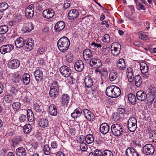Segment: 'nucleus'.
<instances>
[{"label": "nucleus", "instance_id": "1", "mask_svg": "<svg viewBox=\"0 0 156 156\" xmlns=\"http://www.w3.org/2000/svg\"><path fill=\"white\" fill-rule=\"evenodd\" d=\"M57 46L59 50L64 52L69 48L70 42L69 40L66 37H63L60 38L57 42Z\"/></svg>", "mask_w": 156, "mask_h": 156}, {"label": "nucleus", "instance_id": "2", "mask_svg": "<svg viewBox=\"0 0 156 156\" xmlns=\"http://www.w3.org/2000/svg\"><path fill=\"white\" fill-rule=\"evenodd\" d=\"M121 91L120 89L115 86H109L106 88L105 91L106 94L109 97L116 98L121 94Z\"/></svg>", "mask_w": 156, "mask_h": 156}, {"label": "nucleus", "instance_id": "3", "mask_svg": "<svg viewBox=\"0 0 156 156\" xmlns=\"http://www.w3.org/2000/svg\"><path fill=\"white\" fill-rule=\"evenodd\" d=\"M49 86L50 87L49 92L50 97L53 99L58 97L59 90V86L58 82L55 81L53 82L49 85Z\"/></svg>", "mask_w": 156, "mask_h": 156}, {"label": "nucleus", "instance_id": "4", "mask_svg": "<svg viewBox=\"0 0 156 156\" xmlns=\"http://www.w3.org/2000/svg\"><path fill=\"white\" fill-rule=\"evenodd\" d=\"M111 129L112 133L115 136H119L123 133L122 128L120 124H113L111 126Z\"/></svg>", "mask_w": 156, "mask_h": 156}, {"label": "nucleus", "instance_id": "5", "mask_svg": "<svg viewBox=\"0 0 156 156\" xmlns=\"http://www.w3.org/2000/svg\"><path fill=\"white\" fill-rule=\"evenodd\" d=\"M137 120L134 117H131L127 122V128L132 132L135 131L137 128Z\"/></svg>", "mask_w": 156, "mask_h": 156}, {"label": "nucleus", "instance_id": "6", "mask_svg": "<svg viewBox=\"0 0 156 156\" xmlns=\"http://www.w3.org/2000/svg\"><path fill=\"white\" fill-rule=\"evenodd\" d=\"M121 48V45L119 43L117 42H113L111 45L112 53L113 55L117 56L120 53Z\"/></svg>", "mask_w": 156, "mask_h": 156}, {"label": "nucleus", "instance_id": "7", "mask_svg": "<svg viewBox=\"0 0 156 156\" xmlns=\"http://www.w3.org/2000/svg\"><path fill=\"white\" fill-rule=\"evenodd\" d=\"M144 153L146 155H151L154 153V146L151 144L145 145L143 149Z\"/></svg>", "mask_w": 156, "mask_h": 156}, {"label": "nucleus", "instance_id": "8", "mask_svg": "<svg viewBox=\"0 0 156 156\" xmlns=\"http://www.w3.org/2000/svg\"><path fill=\"white\" fill-rule=\"evenodd\" d=\"M59 71L61 74L66 77H69L71 73L70 68L66 66H62L59 69Z\"/></svg>", "mask_w": 156, "mask_h": 156}, {"label": "nucleus", "instance_id": "9", "mask_svg": "<svg viewBox=\"0 0 156 156\" xmlns=\"http://www.w3.org/2000/svg\"><path fill=\"white\" fill-rule=\"evenodd\" d=\"M83 112L85 118L90 121H93L95 119V117L94 114L87 109H84Z\"/></svg>", "mask_w": 156, "mask_h": 156}, {"label": "nucleus", "instance_id": "10", "mask_svg": "<svg viewBox=\"0 0 156 156\" xmlns=\"http://www.w3.org/2000/svg\"><path fill=\"white\" fill-rule=\"evenodd\" d=\"M34 13V5L33 4L30 5L25 9V16L28 19H30L33 17Z\"/></svg>", "mask_w": 156, "mask_h": 156}, {"label": "nucleus", "instance_id": "11", "mask_svg": "<svg viewBox=\"0 0 156 156\" xmlns=\"http://www.w3.org/2000/svg\"><path fill=\"white\" fill-rule=\"evenodd\" d=\"M79 16L78 10L73 9L70 10L68 14V18L69 20H73L76 19Z\"/></svg>", "mask_w": 156, "mask_h": 156}, {"label": "nucleus", "instance_id": "12", "mask_svg": "<svg viewBox=\"0 0 156 156\" xmlns=\"http://www.w3.org/2000/svg\"><path fill=\"white\" fill-rule=\"evenodd\" d=\"M25 44L24 48L26 51H30L34 47V41L32 38H30L25 40Z\"/></svg>", "mask_w": 156, "mask_h": 156}, {"label": "nucleus", "instance_id": "13", "mask_svg": "<svg viewBox=\"0 0 156 156\" xmlns=\"http://www.w3.org/2000/svg\"><path fill=\"white\" fill-rule=\"evenodd\" d=\"M55 14L54 11L52 9L49 8L44 10L42 15L44 18L50 19L52 18Z\"/></svg>", "mask_w": 156, "mask_h": 156}, {"label": "nucleus", "instance_id": "14", "mask_svg": "<svg viewBox=\"0 0 156 156\" xmlns=\"http://www.w3.org/2000/svg\"><path fill=\"white\" fill-rule=\"evenodd\" d=\"M14 48V46L12 44H8L2 46L0 48V51L2 54H5L10 52Z\"/></svg>", "mask_w": 156, "mask_h": 156}, {"label": "nucleus", "instance_id": "15", "mask_svg": "<svg viewBox=\"0 0 156 156\" xmlns=\"http://www.w3.org/2000/svg\"><path fill=\"white\" fill-rule=\"evenodd\" d=\"M20 65V61L16 59L10 60L8 63V67L12 69H16L19 67Z\"/></svg>", "mask_w": 156, "mask_h": 156}, {"label": "nucleus", "instance_id": "16", "mask_svg": "<svg viewBox=\"0 0 156 156\" xmlns=\"http://www.w3.org/2000/svg\"><path fill=\"white\" fill-rule=\"evenodd\" d=\"M83 55L84 59L89 62L93 57L91 51L89 49H86L83 51Z\"/></svg>", "mask_w": 156, "mask_h": 156}, {"label": "nucleus", "instance_id": "17", "mask_svg": "<svg viewBox=\"0 0 156 156\" xmlns=\"http://www.w3.org/2000/svg\"><path fill=\"white\" fill-rule=\"evenodd\" d=\"M136 96L137 99L141 101L145 100L147 98L146 92L143 90L138 91L136 93Z\"/></svg>", "mask_w": 156, "mask_h": 156}, {"label": "nucleus", "instance_id": "18", "mask_svg": "<svg viewBox=\"0 0 156 156\" xmlns=\"http://www.w3.org/2000/svg\"><path fill=\"white\" fill-rule=\"evenodd\" d=\"M89 62L90 65L94 66L95 68H99L102 65L101 61L99 59L96 58H92Z\"/></svg>", "mask_w": 156, "mask_h": 156}, {"label": "nucleus", "instance_id": "19", "mask_svg": "<svg viewBox=\"0 0 156 156\" xmlns=\"http://www.w3.org/2000/svg\"><path fill=\"white\" fill-rule=\"evenodd\" d=\"M70 99V98L68 94H63L61 97L60 101L61 105L62 107L67 105Z\"/></svg>", "mask_w": 156, "mask_h": 156}, {"label": "nucleus", "instance_id": "20", "mask_svg": "<svg viewBox=\"0 0 156 156\" xmlns=\"http://www.w3.org/2000/svg\"><path fill=\"white\" fill-rule=\"evenodd\" d=\"M31 97V93L28 91H25L24 92L22 96V99L24 102H26L27 103H29Z\"/></svg>", "mask_w": 156, "mask_h": 156}, {"label": "nucleus", "instance_id": "21", "mask_svg": "<svg viewBox=\"0 0 156 156\" xmlns=\"http://www.w3.org/2000/svg\"><path fill=\"white\" fill-rule=\"evenodd\" d=\"M74 68L77 71H81L84 68V64L81 60H78L75 62Z\"/></svg>", "mask_w": 156, "mask_h": 156}, {"label": "nucleus", "instance_id": "22", "mask_svg": "<svg viewBox=\"0 0 156 156\" xmlns=\"http://www.w3.org/2000/svg\"><path fill=\"white\" fill-rule=\"evenodd\" d=\"M101 132L105 134L107 133L109 130V127L108 124L106 122H104L101 124L100 127Z\"/></svg>", "mask_w": 156, "mask_h": 156}, {"label": "nucleus", "instance_id": "23", "mask_svg": "<svg viewBox=\"0 0 156 156\" xmlns=\"http://www.w3.org/2000/svg\"><path fill=\"white\" fill-rule=\"evenodd\" d=\"M25 40L22 37H19L17 38L15 41L16 46L17 48H21L24 46H25Z\"/></svg>", "mask_w": 156, "mask_h": 156}, {"label": "nucleus", "instance_id": "24", "mask_svg": "<svg viewBox=\"0 0 156 156\" xmlns=\"http://www.w3.org/2000/svg\"><path fill=\"white\" fill-rule=\"evenodd\" d=\"M36 80L37 81H41L43 78L42 71L39 69H37L34 73Z\"/></svg>", "mask_w": 156, "mask_h": 156}, {"label": "nucleus", "instance_id": "25", "mask_svg": "<svg viewBox=\"0 0 156 156\" xmlns=\"http://www.w3.org/2000/svg\"><path fill=\"white\" fill-rule=\"evenodd\" d=\"M65 23L63 21H59L58 22L55 26V29L57 31L60 32L65 27Z\"/></svg>", "mask_w": 156, "mask_h": 156}, {"label": "nucleus", "instance_id": "26", "mask_svg": "<svg viewBox=\"0 0 156 156\" xmlns=\"http://www.w3.org/2000/svg\"><path fill=\"white\" fill-rule=\"evenodd\" d=\"M126 153L127 156H139L137 152L132 147H128L126 150Z\"/></svg>", "mask_w": 156, "mask_h": 156}, {"label": "nucleus", "instance_id": "27", "mask_svg": "<svg viewBox=\"0 0 156 156\" xmlns=\"http://www.w3.org/2000/svg\"><path fill=\"white\" fill-rule=\"evenodd\" d=\"M81 109L80 108H77L75 109L74 112L71 114V116L74 119H76L80 116L82 113Z\"/></svg>", "mask_w": 156, "mask_h": 156}, {"label": "nucleus", "instance_id": "28", "mask_svg": "<svg viewBox=\"0 0 156 156\" xmlns=\"http://www.w3.org/2000/svg\"><path fill=\"white\" fill-rule=\"evenodd\" d=\"M116 66L117 67L121 70H123L126 68V63L124 59L122 58L119 59L117 61Z\"/></svg>", "mask_w": 156, "mask_h": 156}, {"label": "nucleus", "instance_id": "29", "mask_svg": "<svg viewBox=\"0 0 156 156\" xmlns=\"http://www.w3.org/2000/svg\"><path fill=\"white\" fill-rule=\"evenodd\" d=\"M48 111L50 114L52 116H55L57 115V111L56 106L53 104L50 105L49 107Z\"/></svg>", "mask_w": 156, "mask_h": 156}, {"label": "nucleus", "instance_id": "30", "mask_svg": "<svg viewBox=\"0 0 156 156\" xmlns=\"http://www.w3.org/2000/svg\"><path fill=\"white\" fill-rule=\"evenodd\" d=\"M34 123L33 122L31 124H27L25 125L23 127V131L24 133L28 134L31 131Z\"/></svg>", "mask_w": 156, "mask_h": 156}, {"label": "nucleus", "instance_id": "31", "mask_svg": "<svg viewBox=\"0 0 156 156\" xmlns=\"http://www.w3.org/2000/svg\"><path fill=\"white\" fill-rule=\"evenodd\" d=\"M17 156H26L27 153L24 148L22 147L17 148L16 151Z\"/></svg>", "mask_w": 156, "mask_h": 156}, {"label": "nucleus", "instance_id": "32", "mask_svg": "<svg viewBox=\"0 0 156 156\" xmlns=\"http://www.w3.org/2000/svg\"><path fill=\"white\" fill-rule=\"evenodd\" d=\"M37 123L39 126L43 128L46 127L48 125V120L44 118L41 119L38 121Z\"/></svg>", "mask_w": 156, "mask_h": 156}, {"label": "nucleus", "instance_id": "33", "mask_svg": "<svg viewBox=\"0 0 156 156\" xmlns=\"http://www.w3.org/2000/svg\"><path fill=\"white\" fill-rule=\"evenodd\" d=\"M12 81L15 83H19L22 81L21 77L19 74L15 73L13 75L12 79Z\"/></svg>", "mask_w": 156, "mask_h": 156}, {"label": "nucleus", "instance_id": "34", "mask_svg": "<svg viewBox=\"0 0 156 156\" xmlns=\"http://www.w3.org/2000/svg\"><path fill=\"white\" fill-rule=\"evenodd\" d=\"M129 101L133 105L136 104V99L135 95L133 94H129L128 95Z\"/></svg>", "mask_w": 156, "mask_h": 156}, {"label": "nucleus", "instance_id": "35", "mask_svg": "<svg viewBox=\"0 0 156 156\" xmlns=\"http://www.w3.org/2000/svg\"><path fill=\"white\" fill-rule=\"evenodd\" d=\"M84 83L86 86L87 87H90L93 85L92 79L89 76L85 77L84 79Z\"/></svg>", "mask_w": 156, "mask_h": 156}, {"label": "nucleus", "instance_id": "36", "mask_svg": "<svg viewBox=\"0 0 156 156\" xmlns=\"http://www.w3.org/2000/svg\"><path fill=\"white\" fill-rule=\"evenodd\" d=\"M140 70L142 73L145 74L147 73L148 71V67L147 65L144 62H142L140 64Z\"/></svg>", "mask_w": 156, "mask_h": 156}, {"label": "nucleus", "instance_id": "37", "mask_svg": "<svg viewBox=\"0 0 156 156\" xmlns=\"http://www.w3.org/2000/svg\"><path fill=\"white\" fill-rule=\"evenodd\" d=\"M118 76V74L116 72L115 70L111 71L109 74V78L111 81H113L115 80Z\"/></svg>", "mask_w": 156, "mask_h": 156}, {"label": "nucleus", "instance_id": "38", "mask_svg": "<svg viewBox=\"0 0 156 156\" xmlns=\"http://www.w3.org/2000/svg\"><path fill=\"white\" fill-rule=\"evenodd\" d=\"M27 119L28 121L30 122H33L34 119L33 113L30 109H28L27 112Z\"/></svg>", "mask_w": 156, "mask_h": 156}, {"label": "nucleus", "instance_id": "39", "mask_svg": "<svg viewBox=\"0 0 156 156\" xmlns=\"http://www.w3.org/2000/svg\"><path fill=\"white\" fill-rule=\"evenodd\" d=\"M23 83L25 85H27L30 81V76L28 73H25L23 76L22 80Z\"/></svg>", "mask_w": 156, "mask_h": 156}, {"label": "nucleus", "instance_id": "40", "mask_svg": "<svg viewBox=\"0 0 156 156\" xmlns=\"http://www.w3.org/2000/svg\"><path fill=\"white\" fill-rule=\"evenodd\" d=\"M33 109L37 112H40L43 110V108L41 103L34 104L33 106Z\"/></svg>", "mask_w": 156, "mask_h": 156}, {"label": "nucleus", "instance_id": "41", "mask_svg": "<svg viewBox=\"0 0 156 156\" xmlns=\"http://www.w3.org/2000/svg\"><path fill=\"white\" fill-rule=\"evenodd\" d=\"M135 85L139 87L141 85L142 81L141 78L139 75H136L134 77Z\"/></svg>", "mask_w": 156, "mask_h": 156}, {"label": "nucleus", "instance_id": "42", "mask_svg": "<svg viewBox=\"0 0 156 156\" xmlns=\"http://www.w3.org/2000/svg\"><path fill=\"white\" fill-rule=\"evenodd\" d=\"M86 142L88 144H90L93 143L94 141L93 136L91 134L87 135L85 138Z\"/></svg>", "mask_w": 156, "mask_h": 156}, {"label": "nucleus", "instance_id": "43", "mask_svg": "<svg viewBox=\"0 0 156 156\" xmlns=\"http://www.w3.org/2000/svg\"><path fill=\"white\" fill-rule=\"evenodd\" d=\"M5 101L7 103H9L12 100V96L8 93H6L4 97Z\"/></svg>", "mask_w": 156, "mask_h": 156}, {"label": "nucleus", "instance_id": "44", "mask_svg": "<svg viewBox=\"0 0 156 156\" xmlns=\"http://www.w3.org/2000/svg\"><path fill=\"white\" fill-rule=\"evenodd\" d=\"M43 151L44 154L46 155H48L50 154L51 151L48 144H46L44 145Z\"/></svg>", "mask_w": 156, "mask_h": 156}, {"label": "nucleus", "instance_id": "45", "mask_svg": "<svg viewBox=\"0 0 156 156\" xmlns=\"http://www.w3.org/2000/svg\"><path fill=\"white\" fill-rule=\"evenodd\" d=\"M8 30V27L7 25H2L0 27V34H5Z\"/></svg>", "mask_w": 156, "mask_h": 156}, {"label": "nucleus", "instance_id": "46", "mask_svg": "<svg viewBox=\"0 0 156 156\" xmlns=\"http://www.w3.org/2000/svg\"><path fill=\"white\" fill-rule=\"evenodd\" d=\"M8 8V4L6 3H0V12H2Z\"/></svg>", "mask_w": 156, "mask_h": 156}, {"label": "nucleus", "instance_id": "47", "mask_svg": "<svg viewBox=\"0 0 156 156\" xmlns=\"http://www.w3.org/2000/svg\"><path fill=\"white\" fill-rule=\"evenodd\" d=\"M66 59L68 62H70L73 59V55L71 53H68L65 55Z\"/></svg>", "mask_w": 156, "mask_h": 156}, {"label": "nucleus", "instance_id": "48", "mask_svg": "<svg viewBox=\"0 0 156 156\" xmlns=\"http://www.w3.org/2000/svg\"><path fill=\"white\" fill-rule=\"evenodd\" d=\"M12 106L13 109L17 110L20 108L21 104L20 102H16L14 103L12 105Z\"/></svg>", "mask_w": 156, "mask_h": 156}, {"label": "nucleus", "instance_id": "49", "mask_svg": "<svg viewBox=\"0 0 156 156\" xmlns=\"http://www.w3.org/2000/svg\"><path fill=\"white\" fill-rule=\"evenodd\" d=\"M88 145L85 143H81L80 145V149L83 151H86L88 148Z\"/></svg>", "mask_w": 156, "mask_h": 156}, {"label": "nucleus", "instance_id": "50", "mask_svg": "<svg viewBox=\"0 0 156 156\" xmlns=\"http://www.w3.org/2000/svg\"><path fill=\"white\" fill-rule=\"evenodd\" d=\"M19 120L20 122L25 123L27 120L26 115L23 114H21L19 116Z\"/></svg>", "mask_w": 156, "mask_h": 156}, {"label": "nucleus", "instance_id": "51", "mask_svg": "<svg viewBox=\"0 0 156 156\" xmlns=\"http://www.w3.org/2000/svg\"><path fill=\"white\" fill-rule=\"evenodd\" d=\"M85 139V137L83 135L78 136L77 138V141L78 143L80 144L84 143V141Z\"/></svg>", "mask_w": 156, "mask_h": 156}, {"label": "nucleus", "instance_id": "52", "mask_svg": "<svg viewBox=\"0 0 156 156\" xmlns=\"http://www.w3.org/2000/svg\"><path fill=\"white\" fill-rule=\"evenodd\" d=\"M103 156H113V154L111 151L106 150L103 151Z\"/></svg>", "mask_w": 156, "mask_h": 156}, {"label": "nucleus", "instance_id": "53", "mask_svg": "<svg viewBox=\"0 0 156 156\" xmlns=\"http://www.w3.org/2000/svg\"><path fill=\"white\" fill-rule=\"evenodd\" d=\"M149 137L151 139L156 138V130L151 131L149 133Z\"/></svg>", "mask_w": 156, "mask_h": 156}, {"label": "nucleus", "instance_id": "54", "mask_svg": "<svg viewBox=\"0 0 156 156\" xmlns=\"http://www.w3.org/2000/svg\"><path fill=\"white\" fill-rule=\"evenodd\" d=\"M113 119L115 121H117L119 120L120 118V115L118 112H115L113 115Z\"/></svg>", "mask_w": 156, "mask_h": 156}, {"label": "nucleus", "instance_id": "55", "mask_svg": "<svg viewBox=\"0 0 156 156\" xmlns=\"http://www.w3.org/2000/svg\"><path fill=\"white\" fill-rule=\"evenodd\" d=\"M118 113L119 114H124L126 112L125 109L124 107H119L117 109Z\"/></svg>", "mask_w": 156, "mask_h": 156}, {"label": "nucleus", "instance_id": "56", "mask_svg": "<svg viewBox=\"0 0 156 156\" xmlns=\"http://www.w3.org/2000/svg\"><path fill=\"white\" fill-rule=\"evenodd\" d=\"M155 97L156 96L149 95V97L147 98L148 103L151 104L155 99Z\"/></svg>", "mask_w": 156, "mask_h": 156}, {"label": "nucleus", "instance_id": "57", "mask_svg": "<svg viewBox=\"0 0 156 156\" xmlns=\"http://www.w3.org/2000/svg\"><path fill=\"white\" fill-rule=\"evenodd\" d=\"M103 40L105 42L108 43H109L110 41V37L109 35L108 34L104 35Z\"/></svg>", "mask_w": 156, "mask_h": 156}, {"label": "nucleus", "instance_id": "58", "mask_svg": "<svg viewBox=\"0 0 156 156\" xmlns=\"http://www.w3.org/2000/svg\"><path fill=\"white\" fill-rule=\"evenodd\" d=\"M94 153L96 156H103V151L102 152L98 149H95Z\"/></svg>", "mask_w": 156, "mask_h": 156}, {"label": "nucleus", "instance_id": "59", "mask_svg": "<svg viewBox=\"0 0 156 156\" xmlns=\"http://www.w3.org/2000/svg\"><path fill=\"white\" fill-rule=\"evenodd\" d=\"M27 27H26L27 30L25 31V32H30L34 29L33 25L31 23L28 24Z\"/></svg>", "mask_w": 156, "mask_h": 156}, {"label": "nucleus", "instance_id": "60", "mask_svg": "<svg viewBox=\"0 0 156 156\" xmlns=\"http://www.w3.org/2000/svg\"><path fill=\"white\" fill-rule=\"evenodd\" d=\"M156 92V89L154 88L151 89L149 91V94L150 96H156L155 93Z\"/></svg>", "mask_w": 156, "mask_h": 156}, {"label": "nucleus", "instance_id": "61", "mask_svg": "<svg viewBox=\"0 0 156 156\" xmlns=\"http://www.w3.org/2000/svg\"><path fill=\"white\" fill-rule=\"evenodd\" d=\"M67 80L68 81V82L69 84H73L75 82V79L73 78L72 76H70L68 77V78L67 79Z\"/></svg>", "mask_w": 156, "mask_h": 156}, {"label": "nucleus", "instance_id": "62", "mask_svg": "<svg viewBox=\"0 0 156 156\" xmlns=\"http://www.w3.org/2000/svg\"><path fill=\"white\" fill-rule=\"evenodd\" d=\"M127 76L128 80L129 82L132 83L134 80L133 74H129L126 75Z\"/></svg>", "mask_w": 156, "mask_h": 156}, {"label": "nucleus", "instance_id": "63", "mask_svg": "<svg viewBox=\"0 0 156 156\" xmlns=\"http://www.w3.org/2000/svg\"><path fill=\"white\" fill-rule=\"evenodd\" d=\"M110 51V49L109 48H104L102 51L103 54L105 55L109 53Z\"/></svg>", "mask_w": 156, "mask_h": 156}, {"label": "nucleus", "instance_id": "64", "mask_svg": "<svg viewBox=\"0 0 156 156\" xmlns=\"http://www.w3.org/2000/svg\"><path fill=\"white\" fill-rule=\"evenodd\" d=\"M51 146L53 148H57L58 147V144L56 141H53L51 143Z\"/></svg>", "mask_w": 156, "mask_h": 156}]
</instances>
